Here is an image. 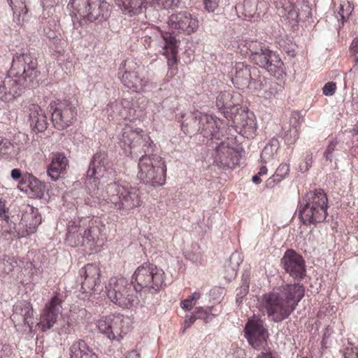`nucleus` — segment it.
I'll use <instances>...</instances> for the list:
<instances>
[{
    "instance_id": "f257e3e1",
    "label": "nucleus",
    "mask_w": 358,
    "mask_h": 358,
    "mask_svg": "<svg viewBox=\"0 0 358 358\" xmlns=\"http://www.w3.org/2000/svg\"><path fill=\"white\" fill-rule=\"evenodd\" d=\"M38 61L31 52L15 53L8 75L0 83V100L10 102L20 96L24 89L37 84Z\"/></svg>"
},
{
    "instance_id": "f03ea898",
    "label": "nucleus",
    "mask_w": 358,
    "mask_h": 358,
    "mask_svg": "<svg viewBox=\"0 0 358 358\" xmlns=\"http://www.w3.org/2000/svg\"><path fill=\"white\" fill-rule=\"evenodd\" d=\"M304 287L299 283L285 284L263 294L260 310L268 320L279 323L287 319L304 296Z\"/></svg>"
},
{
    "instance_id": "7ed1b4c3",
    "label": "nucleus",
    "mask_w": 358,
    "mask_h": 358,
    "mask_svg": "<svg viewBox=\"0 0 358 358\" xmlns=\"http://www.w3.org/2000/svg\"><path fill=\"white\" fill-rule=\"evenodd\" d=\"M106 198L99 202L103 210L115 208L120 212L129 211L141 206L143 203L140 190L136 187L114 182L106 186Z\"/></svg>"
},
{
    "instance_id": "20e7f679",
    "label": "nucleus",
    "mask_w": 358,
    "mask_h": 358,
    "mask_svg": "<svg viewBox=\"0 0 358 358\" xmlns=\"http://www.w3.org/2000/svg\"><path fill=\"white\" fill-rule=\"evenodd\" d=\"M328 197L322 189H315L306 194L299 202V216L306 225L323 222L327 216Z\"/></svg>"
},
{
    "instance_id": "39448f33",
    "label": "nucleus",
    "mask_w": 358,
    "mask_h": 358,
    "mask_svg": "<svg viewBox=\"0 0 358 358\" xmlns=\"http://www.w3.org/2000/svg\"><path fill=\"white\" fill-rule=\"evenodd\" d=\"M138 168V178L143 184L158 187L166 183L167 168L161 156L157 154L142 155Z\"/></svg>"
},
{
    "instance_id": "423d86ee",
    "label": "nucleus",
    "mask_w": 358,
    "mask_h": 358,
    "mask_svg": "<svg viewBox=\"0 0 358 358\" xmlns=\"http://www.w3.org/2000/svg\"><path fill=\"white\" fill-rule=\"evenodd\" d=\"M164 278V271L151 263H143L133 275L135 288L151 294L158 293L165 286Z\"/></svg>"
},
{
    "instance_id": "0eeeda50",
    "label": "nucleus",
    "mask_w": 358,
    "mask_h": 358,
    "mask_svg": "<svg viewBox=\"0 0 358 358\" xmlns=\"http://www.w3.org/2000/svg\"><path fill=\"white\" fill-rule=\"evenodd\" d=\"M221 124L222 122L219 119L199 111L191 113L184 121H181V128L185 133L200 131L203 137L210 139L220 138Z\"/></svg>"
},
{
    "instance_id": "6e6552de",
    "label": "nucleus",
    "mask_w": 358,
    "mask_h": 358,
    "mask_svg": "<svg viewBox=\"0 0 358 358\" xmlns=\"http://www.w3.org/2000/svg\"><path fill=\"white\" fill-rule=\"evenodd\" d=\"M106 289L108 299L120 307L130 308L138 303V290L124 278H111Z\"/></svg>"
},
{
    "instance_id": "1a4fd4ad",
    "label": "nucleus",
    "mask_w": 358,
    "mask_h": 358,
    "mask_svg": "<svg viewBox=\"0 0 358 358\" xmlns=\"http://www.w3.org/2000/svg\"><path fill=\"white\" fill-rule=\"evenodd\" d=\"M130 317L121 314H110L96 322L99 331L110 341L122 340L131 329Z\"/></svg>"
},
{
    "instance_id": "9d476101",
    "label": "nucleus",
    "mask_w": 358,
    "mask_h": 358,
    "mask_svg": "<svg viewBox=\"0 0 358 358\" xmlns=\"http://www.w3.org/2000/svg\"><path fill=\"white\" fill-rule=\"evenodd\" d=\"M69 6L75 15L90 22L106 20L110 16V5L105 0H71Z\"/></svg>"
},
{
    "instance_id": "9b49d317",
    "label": "nucleus",
    "mask_w": 358,
    "mask_h": 358,
    "mask_svg": "<svg viewBox=\"0 0 358 358\" xmlns=\"http://www.w3.org/2000/svg\"><path fill=\"white\" fill-rule=\"evenodd\" d=\"M52 121L55 128L64 130L73 125L77 120L78 110L69 100H57L50 104Z\"/></svg>"
},
{
    "instance_id": "f8f14e48",
    "label": "nucleus",
    "mask_w": 358,
    "mask_h": 358,
    "mask_svg": "<svg viewBox=\"0 0 358 358\" xmlns=\"http://www.w3.org/2000/svg\"><path fill=\"white\" fill-rule=\"evenodd\" d=\"M136 69V62L132 59H125L120 65L118 78L125 87L140 92L148 85V81L140 76Z\"/></svg>"
},
{
    "instance_id": "ddd939ff",
    "label": "nucleus",
    "mask_w": 358,
    "mask_h": 358,
    "mask_svg": "<svg viewBox=\"0 0 358 358\" xmlns=\"http://www.w3.org/2000/svg\"><path fill=\"white\" fill-rule=\"evenodd\" d=\"M244 332L248 342L254 349H264L267 346L268 333L264 327V321L260 317L254 315L249 318Z\"/></svg>"
},
{
    "instance_id": "4468645a",
    "label": "nucleus",
    "mask_w": 358,
    "mask_h": 358,
    "mask_svg": "<svg viewBox=\"0 0 358 358\" xmlns=\"http://www.w3.org/2000/svg\"><path fill=\"white\" fill-rule=\"evenodd\" d=\"M162 39V54L167 59L168 71L167 76L169 78L174 77L178 71V64L179 59L178 57V48L180 41L171 34L162 30H159Z\"/></svg>"
},
{
    "instance_id": "2eb2a0df",
    "label": "nucleus",
    "mask_w": 358,
    "mask_h": 358,
    "mask_svg": "<svg viewBox=\"0 0 358 358\" xmlns=\"http://www.w3.org/2000/svg\"><path fill=\"white\" fill-rule=\"evenodd\" d=\"M168 24L172 30L189 35L197 31L199 20L189 12L181 10L170 15Z\"/></svg>"
},
{
    "instance_id": "dca6fc26",
    "label": "nucleus",
    "mask_w": 358,
    "mask_h": 358,
    "mask_svg": "<svg viewBox=\"0 0 358 358\" xmlns=\"http://www.w3.org/2000/svg\"><path fill=\"white\" fill-rule=\"evenodd\" d=\"M281 264L285 271L296 280H302L306 275L304 259L292 249L285 251Z\"/></svg>"
},
{
    "instance_id": "f3484780",
    "label": "nucleus",
    "mask_w": 358,
    "mask_h": 358,
    "mask_svg": "<svg viewBox=\"0 0 358 358\" xmlns=\"http://www.w3.org/2000/svg\"><path fill=\"white\" fill-rule=\"evenodd\" d=\"M231 126L247 138H252L255 134L257 128L254 115L242 108H236L231 115Z\"/></svg>"
},
{
    "instance_id": "a211bd4d",
    "label": "nucleus",
    "mask_w": 358,
    "mask_h": 358,
    "mask_svg": "<svg viewBox=\"0 0 358 358\" xmlns=\"http://www.w3.org/2000/svg\"><path fill=\"white\" fill-rule=\"evenodd\" d=\"M63 300L58 294L54 295L47 303L41 315V320L38 324L42 331L51 329L57 320Z\"/></svg>"
},
{
    "instance_id": "6ab92c4d",
    "label": "nucleus",
    "mask_w": 358,
    "mask_h": 358,
    "mask_svg": "<svg viewBox=\"0 0 358 358\" xmlns=\"http://www.w3.org/2000/svg\"><path fill=\"white\" fill-rule=\"evenodd\" d=\"M83 278L81 288L84 292H96L101 287V270L95 264H87L80 270Z\"/></svg>"
},
{
    "instance_id": "aec40b11",
    "label": "nucleus",
    "mask_w": 358,
    "mask_h": 358,
    "mask_svg": "<svg viewBox=\"0 0 358 358\" xmlns=\"http://www.w3.org/2000/svg\"><path fill=\"white\" fill-rule=\"evenodd\" d=\"M41 223V216L38 209L34 207H29V210H27L22 214L19 223L20 229L17 231L19 237H25L34 234Z\"/></svg>"
},
{
    "instance_id": "412c9836",
    "label": "nucleus",
    "mask_w": 358,
    "mask_h": 358,
    "mask_svg": "<svg viewBox=\"0 0 358 358\" xmlns=\"http://www.w3.org/2000/svg\"><path fill=\"white\" fill-rule=\"evenodd\" d=\"M252 68L243 62L236 63L230 71L232 83L238 89L252 85Z\"/></svg>"
},
{
    "instance_id": "4be33fe9",
    "label": "nucleus",
    "mask_w": 358,
    "mask_h": 358,
    "mask_svg": "<svg viewBox=\"0 0 358 358\" xmlns=\"http://www.w3.org/2000/svg\"><path fill=\"white\" fill-rule=\"evenodd\" d=\"M262 50L263 51H260L257 55L255 54L253 57H251V60L271 73H275L277 69L281 68L282 62L275 55V58H272L273 52L268 47L265 46Z\"/></svg>"
},
{
    "instance_id": "5701e85b",
    "label": "nucleus",
    "mask_w": 358,
    "mask_h": 358,
    "mask_svg": "<svg viewBox=\"0 0 358 358\" xmlns=\"http://www.w3.org/2000/svg\"><path fill=\"white\" fill-rule=\"evenodd\" d=\"M30 126L36 132H43L48 127V117L40 106L30 103L27 107Z\"/></svg>"
},
{
    "instance_id": "b1692460",
    "label": "nucleus",
    "mask_w": 358,
    "mask_h": 358,
    "mask_svg": "<svg viewBox=\"0 0 358 358\" xmlns=\"http://www.w3.org/2000/svg\"><path fill=\"white\" fill-rule=\"evenodd\" d=\"M69 160L64 153L53 152L51 161L47 168L48 176L53 180L57 181L66 171Z\"/></svg>"
},
{
    "instance_id": "393cba45",
    "label": "nucleus",
    "mask_w": 358,
    "mask_h": 358,
    "mask_svg": "<svg viewBox=\"0 0 358 358\" xmlns=\"http://www.w3.org/2000/svg\"><path fill=\"white\" fill-rule=\"evenodd\" d=\"M109 164L110 162L105 152H96L90 163L87 176L90 177V180L93 178L95 182L96 179H99V177L103 176L104 172L107 171Z\"/></svg>"
},
{
    "instance_id": "a878e982",
    "label": "nucleus",
    "mask_w": 358,
    "mask_h": 358,
    "mask_svg": "<svg viewBox=\"0 0 358 358\" xmlns=\"http://www.w3.org/2000/svg\"><path fill=\"white\" fill-rule=\"evenodd\" d=\"M34 309L32 304L27 301H17L13 306L12 320L14 322H23L25 325L31 327L33 322L29 323V320L33 318Z\"/></svg>"
},
{
    "instance_id": "bb28decb",
    "label": "nucleus",
    "mask_w": 358,
    "mask_h": 358,
    "mask_svg": "<svg viewBox=\"0 0 358 358\" xmlns=\"http://www.w3.org/2000/svg\"><path fill=\"white\" fill-rule=\"evenodd\" d=\"M104 227L105 225L99 218H92L88 220L86 224L83 222V225H81L82 229H80L79 234L82 235L83 231L86 238V244L92 246L99 239V236Z\"/></svg>"
},
{
    "instance_id": "cd10ccee",
    "label": "nucleus",
    "mask_w": 358,
    "mask_h": 358,
    "mask_svg": "<svg viewBox=\"0 0 358 358\" xmlns=\"http://www.w3.org/2000/svg\"><path fill=\"white\" fill-rule=\"evenodd\" d=\"M217 162L223 169H234L238 165L239 155L234 148L220 147L217 149Z\"/></svg>"
},
{
    "instance_id": "c85d7f7f",
    "label": "nucleus",
    "mask_w": 358,
    "mask_h": 358,
    "mask_svg": "<svg viewBox=\"0 0 358 358\" xmlns=\"http://www.w3.org/2000/svg\"><path fill=\"white\" fill-rule=\"evenodd\" d=\"M122 13L129 17L138 15L147 8L148 0H117Z\"/></svg>"
},
{
    "instance_id": "c756f323",
    "label": "nucleus",
    "mask_w": 358,
    "mask_h": 358,
    "mask_svg": "<svg viewBox=\"0 0 358 358\" xmlns=\"http://www.w3.org/2000/svg\"><path fill=\"white\" fill-rule=\"evenodd\" d=\"M131 103L127 99H122L120 101L110 103L107 106L106 111L109 115L113 116L112 112L117 110V114L122 119H129L131 117V113L134 110L131 107Z\"/></svg>"
},
{
    "instance_id": "7c9ffc66",
    "label": "nucleus",
    "mask_w": 358,
    "mask_h": 358,
    "mask_svg": "<svg viewBox=\"0 0 358 358\" xmlns=\"http://www.w3.org/2000/svg\"><path fill=\"white\" fill-rule=\"evenodd\" d=\"M143 132V129L140 128H133L129 125H125L122 129L120 141L124 146L133 150L137 141H141V137L140 136Z\"/></svg>"
},
{
    "instance_id": "2f4dec72",
    "label": "nucleus",
    "mask_w": 358,
    "mask_h": 358,
    "mask_svg": "<svg viewBox=\"0 0 358 358\" xmlns=\"http://www.w3.org/2000/svg\"><path fill=\"white\" fill-rule=\"evenodd\" d=\"M71 358H98L83 340L74 342L70 348Z\"/></svg>"
},
{
    "instance_id": "473e14b6",
    "label": "nucleus",
    "mask_w": 358,
    "mask_h": 358,
    "mask_svg": "<svg viewBox=\"0 0 358 358\" xmlns=\"http://www.w3.org/2000/svg\"><path fill=\"white\" fill-rule=\"evenodd\" d=\"M290 128L285 134V140L287 144H293L299 137L301 117L298 113H293L289 119Z\"/></svg>"
},
{
    "instance_id": "72a5a7b5",
    "label": "nucleus",
    "mask_w": 358,
    "mask_h": 358,
    "mask_svg": "<svg viewBox=\"0 0 358 358\" xmlns=\"http://www.w3.org/2000/svg\"><path fill=\"white\" fill-rule=\"evenodd\" d=\"M80 229H82L81 225L78 227L73 224L69 226V231L66 234V240L69 245L76 247L86 243V238L84 233L83 232L82 235L79 234Z\"/></svg>"
},
{
    "instance_id": "f704fd0d",
    "label": "nucleus",
    "mask_w": 358,
    "mask_h": 358,
    "mask_svg": "<svg viewBox=\"0 0 358 358\" xmlns=\"http://www.w3.org/2000/svg\"><path fill=\"white\" fill-rule=\"evenodd\" d=\"M140 137L141 141H137L133 150L139 153L143 152L144 155H152L151 152L154 151L155 145L149 134L143 131Z\"/></svg>"
},
{
    "instance_id": "c9c22d12",
    "label": "nucleus",
    "mask_w": 358,
    "mask_h": 358,
    "mask_svg": "<svg viewBox=\"0 0 358 358\" xmlns=\"http://www.w3.org/2000/svg\"><path fill=\"white\" fill-rule=\"evenodd\" d=\"M21 183L27 184L36 196H41L43 194L44 185L32 174H25L22 178Z\"/></svg>"
},
{
    "instance_id": "e433bc0d",
    "label": "nucleus",
    "mask_w": 358,
    "mask_h": 358,
    "mask_svg": "<svg viewBox=\"0 0 358 358\" xmlns=\"http://www.w3.org/2000/svg\"><path fill=\"white\" fill-rule=\"evenodd\" d=\"M17 265V261L14 257L5 256L0 260V273L1 274H9Z\"/></svg>"
},
{
    "instance_id": "4c0bfd02",
    "label": "nucleus",
    "mask_w": 358,
    "mask_h": 358,
    "mask_svg": "<svg viewBox=\"0 0 358 358\" xmlns=\"http://www.w3.org/2000/svg\"><path fill=\"white\" fill-rule=\"evenodd\" d=\"M148 1L155 9L161 10L177 6L180 0H148Z\"/></svg>"
},
{
    "instance_id": "58836bf2",
    "label": "nucleus",
    "mask_w": 358,
    "mask_h": 358,
    "mask_svg": "<svg viewBox=\"0 0 358 358\" xmlns=\"http://www.w3.org/2000/svg\"><path fill=\"white\" fill-rule=\"evenodd\" d=\"M231 94L229 91L221 92L216 97V106L218 108L229 107L231 103Z\"/></svg>"
},
{
    "instance_id": "ea45409f",
    "label": "nucleus",
    "mask_w": 358,
    "mask_h": 358,
    "mask_svg": "<svg viewBox=\"0 0 358 358\" xmlns=\"http://www.w3.org/2000/svg\"><path fill=\"white\" fill-rule=\"evenodd\" d=\"M200 292H194L192 295H190L188 298L181 301L180 306L182 309L190 310L193 308V307L196 305V301L201 297Z\"/></svg>"
},
{
    "instance_id": "a19ab883",
    "label": "nucleus",
    "mask_w": 358,
    "mask_h": 358,
    "mask_svg": "<svg viewBox=\"0 0 358 358\" xmlns=\"http://www.w3.org/2000/svg\"><path fill=\"white\" fill-rule=\"evenodd\" d=\"M248 52L247 53L250 55V57H253L255 54H258L260 51H263L262 48H264L266 45L257 41H249L246 42Z\"/></svg>"
},
{
    "instance_id": "79ce46f5",
    "label": "nucleus",
    "mask_w": 358,
    "mask_h": 358,
    "mask_svg": "<svg viewBox=\"0 0 358 358\" xmlns=\"http://www.w3.org/2000/svg\"><path fill=\"white\" fill-rule=\"evenodd\" d=\"M283 8L285 11L287 12L289 19L294 22H298L299 13L298 9L294 4L287 1V3L284 4Z\"/></svg>"
},
{
    "instance_id": "37998d69",
    "label": "nucleus",
    "mask_w": 358,
    "mask_h": 358,
    "mask_svg": "<svg viewBox=\"0 0 358 358\" xmlns=\"http://www.w3.org/2000/svg\"><path fill=\"white\" fill-rule=\"evenodd\" d=\"M276 151H277V145H275L273 143L268 144L263 149L262 154H261V158L264 162H266L273 157V156L276 153Z\"/></svg>"
},
{
    "instance_id": "c03bdc74",
    "label": "nucleus",
    "mask_w": 358,
    "mask_h": 358,
    "mask_svg": "<svg viewBox=\"0 0 358 358\" xmlns=\"http://www.w3.org/2000/svg\"><path fill=\"white\" fill-rule=\"evenodd\" d=\"M289 172V166L287 164H280L275 172V177L278 178V181H281L286 178Z\"/></svg>"
},
{
    "instance_id": "a18cd8bd",
    "label": "nucleus",
    "mask_w": 358,
    "mask_h": 358,
    "mask_svg": "<svg viewBox=\"0 0 358 358\" xmlns=\"http://www.w3.org/2000/svg\"><path fill=\"white\" fill-rule=\"evenodd\" d=\"M13 150V145L7 139L0 141V155L11 154Z\"/></svg>"
},
{
    "instance_id": "49530a36",
    "label": "nucleus",
    "mask_w": 358,
    "mask_h": 358,
    "mask_svg": "<svg viewBox=\"0 0 358 358\" xmlns=\"http://www.w3.org/2000/svg\"><path fill=\"white\" fill-rule=\"evenodd\" d=\"M338 143V142L336 139H334L329 142L326 150L324 152V157L326 159V160L329 162L332 161V154L335 151Z\"/></svg>"
},
{
    "instance_id": "de8ad7c7",
    "label": "nucleus",
    "mask_w": 358,
    "mask_h": 358,
    "mask_svg": "<svg viewBox=\"0 0 358 358\" xmlns=\"http://www.w3.org/2000/svg\"><path fill=\"white\" fill-rule=\"evenodd\" d=\"M194 315L197 319L203 320L206 323L210 321V314L207 310L203 309L202 307L196 308Z\"/></svg>"
},
{
    "instance_id": "09e8293b",
    "label": "nucleus",
    "mask_w": 358,
    "mask_h": 358,
    "mask_svg": "<svg viewBox=\"0 0 358 358\" xmlns=\"http://www.w3.org/2000/svg\"><path fill=\"white\" fill-rule=\"evenodd\" d=\"M337 89L336 83L334 82L327 83L323 88L322 93L327 96H333Z\"/></svg>"
},
{
    "instance_id": "8fccbe9b",
    "label": "nucleus",
    "mask_w": 358,
    "mask_h": 358,
    "mask_svg": "<svg viewBox=\"0 0 358 358\" xmlns=\"http://www.w3.org/2000/svg\"><path fill=\"white\" fill-rule=\"evenodd\" d=\"M205 9L209 12H214L219 6L220 0H203Z\"/></svg>"
},
{
    "instance_id": "3c124183",
    "label": "nucleus",
    "mask_w": 358,
    "mask_h": 358,
    "mask_svg": "<svg viewBox=\"0 0 358 358\" xmlns=\"http://www.w3.org/2000/svg\"><path fill=\"white\" fill-rule=\"evenodd\" d=\"M0 218L6 221L9 220L8 208L6 207V201L3 199H0Z\"/></svg>"
},
{
    "instance_id": "603ef678",
    "label": "nucleus",
    "mask_w": 358,
    "mask_h": 358,
    "mask_svg": "<svg viewBox=\"0 0 358 358\" xmlns=\"http://www.w3.org/2000/svg\"><path fill=\"white\" fill-rule=\"evenodd\" d=\"M343 357L344 358H358V350L355 348H346Z\"/></svg>"
},
{
    "instance_id": "864d4df0",
    "label": "nucleus",
    "mask_w": 358,
    "mask_h": 358,
    "mask_svg": "<svg viewBox=\"0 0 358 358\" xmlns=\"http://www.w3.org/2000/svg\"><path fill=\"white\" fill-rule=\"evenodd\" d=\"M197 317L195 315L187 317L184 321L183 332L185 331L186 329L189 328L194 323Z\"/></svg>"
},
{
    "instance_id": "5fc2aeb1",
    "label": "nucleus",
    "mask_w": 358,
    "mask_h": 358,
    "mask_svg": "<svg viewBox=\"0 0 358 358\" xmlns=\"http://www.w3.org/2000/svg\"><path fill=\"white\" fill-rule=\"evenodd\" d=\"M280 181H278V178L275 177V174L269 178L266 182V186L268 188H273Z\"/></svg>"
},
{
    "instance_id": "6e6d98bb",
    "label": "nucleus",
    "mask_w": 358,
    "mask_h": 358,
    "mask_svg": "<svg viewBox=\"0 0 358 358\" xmlns=\"http://www.w3.org/2000/svg\"><path fill=\"white\" fill-rule=\"evenodd\" d=\"M73 328L72 324H71L70 322L68 321L65 325H64L63 327H62L60 328L59 333L69 334L73 331Z\"/></svg>"
},
{
    "instance_id": "4d7b16f0",
    "label": "nucleus",
    "mask_w": 358,
    "mask_h": 358,
    "mask_svg": "<svg viewBox=\"0 0 358 358\" xmlns=\"http://www.w3.org/2000/svg\"><path fill=\"white\" fill-rule=\"evenodd\" d=\"M311 165H312V154L310 153L307 156V159H306L305 165L304 166L300 165V169H301V171H306L309 169V168L311 166Z\"/></svg>"
},
{
    "instance_id": "13d9d810",
    "label": "nucleus",
    "mask_w": 358,
    "mask_h": 358,
    "mask_svg": "<svg viewBox=\"0 0 358 358\" xmlns=\"http://www.w3.org/2000/svg\"><path fill=\"white\" fill-rule=\"evenodd\" d=\"M350 52L353 55L358 54V37L352 41L350 45Z\"/></svg>"
},
{
    "instance_id": "bf43d9fd",
    "label": "nucleus",
    "mask_w": 358,
    "mask_h": 358,
    "mask_svg": "<svg viewBox=\"0 0 358 358\" xmlns=\"http://www.w3.org/2000/svg\"><path fill=\"white\" fill-rule=\"evenodd\" d=\"M8 3L12 9H15L18 5L20 8L24 5L23 0H8Z\"/></svg>"
},
{
    "instance_id": "052dcab7",
    "label": "nucleus",
    "mask_w": 358,
    "mask_h": 358,
    "mask_svg": "<svg viewBox=\"0 0 358 358\" xmlns=\"http://www.w3.org/2000/svg\"><path fill=\"white\" fill-rule=\"evenodd\" d=\"M349 14H350V12L345 11L343 9V6L341 5L340 10L338 11V15H340L341 19H338V20H341L342 22H344L345 20V19L348 17Z\"/></svg>"
},
{
    "instance_id": "680f3d73",
    "label": "nucleus",
    "mask_w": 358,
    "mask_h": 358,
    "mask_svg": "<svg viewBox=\"0 0 358 358\" xmlns=\"http://www.w3.org/2000/svg\"><path fill=\"white\" fill-rule=\"evenodd\" d=\"M22 176L21 171L18 169H14L11 171V177L13 179L17 180Z\"/></svg>"
},
{
    "instance_id": "e2e57ef3",
    "label": "nucleus",
    "mask_w": 358,
    "mask_h": 358,
    "mask_svg": "<svg viewBox=\"0 0 358 358\" xmlns=\"http://www.w3.org/2000/svg\"><path fill=\"white\" fill-rule=\"evenodd\" d=\"M141 355L136 350L129 352L125 358H140Z\"/></svg>"
},
{
    "instance_id": "0e129e2a",
    "label": "nucleus",
    "mask_w": 358,
    "mask_h": 358,
    "mask_svg": "<svg viewBox=\"0 0 358 358\" xmlns=\"http://www.w3.org/2000/svg\"><path fill=\"white\" fill-rule=\"evenodd\" d=\"M257 358H276L271 352H262Z\"/></svg>"
},
{
    "instance_id": "69168bd1",
    "label": "nucleus",
    "mask_w": 358,
    "mask_h": 358,
    "mask_svg": "<svg viewBox=\"0 0 358 358\" xmlns=\"http://www.w3.org/2000/svg\"><path fill=\"white\" fill-rule=\"evenodd\" d=\"M267 171H268V169L266 168V166H262L259 169V171L258 172V175L260 176H264L267 173Z\"/></svg>"
},
{
    "instance_id": "338daca9",
    "label": "nucleus",
    "mask_w": 358,
    "mask_h": 358,
    "mask_svg": "<svg viewBox=\"0 0 358 358\" xmlns=\"http://www.w3.org/2000/svg\"><path fill=\"white\" fill-rule=\"evenodd\" d=\"M99 180V178L96 179V181L94 182V180H93V178L90 180V177H89V183H92V180L94 183V189H93V193H94V194H96V192L98 191L97 184H99V182H97V181Z\"/></svg>"
},
{
    "instance_id": "774afa93",
    "label": "nucleus",
    "mask_w": 358,
    "mask_h": 358,
    "mask_svg": "<svg viewBox=\"0 0 358 358\" xmlns=\"http://www.w3.org/2000/svg\"><path fill=\"white\" fill-rule=\"evenodd\" d=\"M260 177L258 174L254 176L252 179V182L255 184H259L262 182Z\"/></svg>"
}]
</instances>
